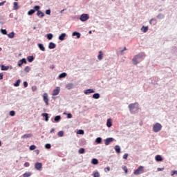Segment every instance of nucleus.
Segmentation results:
<instances>
[{
	"label": "nucleus",
	"mask_w": 177,
	"mask_h": 177,
	"mask_svg": "<svg viewBox=\"0 0 177 177\" xmlns=\"http://www.w3.org/2000/svg\"><path fill=\"white\" fill-rule=\"evenodd\" d=\"M17 66L18 67H21V66H23V63L21 61H19L17 64Z\"/></svg>",
	"instance_id": "5fc2aeb1"
},
{
	"label": "nucleus",
	"mask_w": 177,
	"mask_h": 177,
	"mask_svg": "<svg viewBox=\"0 0 177 177\" xmlns=\"http://www.w3.org/2000/svg\"><path fill=\"white\" fill-rule=\"evenodd\" d=\"M10 115H11V117H15V115H16V112L15 111H10Z\"/></svg>",
	"instance_id": "a19ab883"
},
{
	"label": "nucleus",
	"mask_w": 177,
	"mask_h": 177,
	"mask_svg": "<svg viewBox=\"0 0 177 177\" xmlns=\"http://www.w3.org/2000/svg\"><path fill=\"white\" fill-rule=\"evenodd\" d=\"M158 171H164V168H158Z\"/></svg>",
	"instance_id": "0e129e2a"
},
{
	"label": "nucleus",
	"mask_w": 177,
	"mask_h": 177,
	"mask_svg": "<svg viewBox=\"0 0 177 177\" xmlns=\"http://www.w3.org/2000/svg\"><path fill=\"white\" fill-rule=\"evenodd\" d=\"M161 129H162V125H161V124L160 123H156L155 124H153V132H160V131H161Z\"/></svg>",
	"instance_id": "f03ea898"
},
{
	"label": "nucleus",
	"mask_w": 177,
	"mask_h": 177,
	"mask_svg": "<svg viewBox=\"0 0 177 177\" xmlns=\"http://www.w3.org/2000/svg\"><path fill=\"white\" fill-rule=\"evenodd\" d=\"M35 151H36L37 154H39V150H36Z\"/></svg>",
	"instance_id": "69168bd1"
},
{
	"label": "nucleus",
	"mask_w": 177,
	"mask_h": 177,
	"mask_svg": "<svg viewBox=\"0 0 177 177\" xmlns=\"http://www.w3.org/2000/svg\"><path fill=\"white\" fill-rule=\"evenodd\" d=\"M48 48L49 49H55V48H56V44L53 42H50L48 45Z\"/></svg>",
	"instance_id": "2eb2a0df"
},
{
	"label": "nucleus",
	"mask_w": 177,
	"mask_h": 177,
	"mask_svg": "<svg viewBox=\"0 0 177 177\" xmlns=\"http://www.w3.org/2000/svg\"><path fill=\"white\" fill-rule=\"evenodd\" d=\"M8 38H15V32H12L8 35Z\"/></svg>",
	"instance_id": "7c9ffc66"
},
{
	"label": "nucleus",
	"mask_w": 177,
	"mask_h": 177,
	"mask_svg": "<svg viewBox=\"0 0 177 177\" xmlns=\"http://www.w3.org/2000/svg\"><path fill=\"white\" fill-rule=\"evenodd\" d=\"M85 153V149L84 148H80L79 149V154H84Z\"/></svg>",
	"instance_id": "c756f323"
},
{
	"label": "nucleus",
	"mask_w": 177,
	"mask_h": 177,
	"mask_svg": "<svg viewBox=\"0 0 177 177\" xmlns=\"http://www.w3.org/2000/svg\"><path fill=\"white\" fill-rule=\"evenodd\" d=\"M115 152L118 153H121V148L118 145L115 146Z\"/></svg>",
	"instance_id": "f3484780"
},
{
	"label": "nucleus",
	"mask_w": 177,
	"mask_h": 177,
	"mask_svg": "<svg viewBox=\"0 0 177 177\" xmlns=\"http://www.w3.org/2000/svg\"><path fill=\"white\" fill-rule=\"evenodd\" d=\"M145 53H140L136 55L132 59V62L133 63V64H138V63H139V62H138V60H139V59H143V57H145Z\"/></svg>",
	"instance_id": "f257e3e1"
},
{
	"label": "nucleus",
	"mask_w": 177,
	"mask_h": 177,
	"mask_svg": "<svg viewBox=\"0 0 177 177\" xmlns=\"http://www.w3.org/2000/svg\"><path fill=\"white\" fill-rule=\"evenodd\" d=\"M141 30H142V31L143 32H147V31H149V27H147V26H142Z\"/></svg>",
	"instance_id": "5701e85b"
},
{
	"label": "nucleus",
	"mask_w": 177,
	"mask_h": 177,
	"mask_svg": "<svg viewBox=\"0 0 177 177\" xmlns=\"http://www.w3.org/2000/svg\"><path fill=\"white\" fill-rule=\"evenodd\" d=\"M139 106V104H138V102H136L134 104H130L129 105V109L130 111H133V110H138V106Z\"/></svg>",
	"instance_id": "20e7f679"
},
{
	"label": "nucleus",
	"mask_w": 177,
	"mask_h": 177,
	"mask_svg": "<svg viewBox=\"0 0 177 177\" xmlns=\"http://www.w3.org/2000/svg\"><path fill=\"white\" fill-rule=\"evenodd\" d=\"M90 93H95V90H93V88H89L84 91L85 95H89Z\"/></svg>",
	"instance_id": "1a4fd4ad"
},
{
	"label": "nucleus",
	"mask_w": 177,
	"mask_h": 177,
	"mask_svg": "<svg viewBox=\"0 0 177 177\" xmlns=\"http://www.w3.org/2000/svg\"><path fill=\"white\" fill-rule=\"evenodd\" d=\"M98 60H102L103 59V52L99 51V55L97 56Z\"/></svg>",
	"instance_id": "412c9836"
},
{
	"label": "nucleus",
	"mask_w": 177,
	"mask_h": 177,
	"mask_svg": "<svg viewBox=\"0 0 177 177\" xmlns=\"http://www.w3.org/2000/svg\"><path fill=\"white\" fill-rule=\"evenodd\" d=\"M96 143H102V138H97L95 140Z\"/></svg>",
	"instance_id": "49530a36"
},
{
	"label": "nucleus",
	"mask_w": 177,
	"mask_h": 177,
	"mask_svg": "<svg viewBox=\"0 0 177 177\" xmlns=\"http://www.w3.org/2000/svg\"><path fill=\"white\" fill-rule=\"evenodd\" d=\"M73 37L77 36V38H81V33L77 32H73L72 34Z\"/></svg>",
	"instance_id": "a211bd4d"
},
{
	"label": "nucleus",
	"mask_w": 177,
	"mask_h": 177,
	"mask_svg": "<svg viewBox=\"0 0 177 177\" xmlns=\"http://www.w3.org/2000/svg\"><path fill=\"white\" fill-rule=\"evenodd\" d=\"M0 80H3V74L0 73Z\"/></svg>",
	"instance_id": "052dcab7"
},
{
	"label": "nucleus",
	"mask_w": 177,
	"mask_h": 177,
	"mask_svg": "<svg viewBox=\"0 0 177 177\" xmlns=\"http://www.w3.org/2000/svg\"><path fill=\"white\" fill-rule=\"evenodd\" d=\"M37 16H38L39 17H44V16H45V14L42 11L38 10L37 12Z\"/></svg>",
	"instance_id": "f8f14e48"
},
{
	"label": "nucleus",
	"mask_w": 177,
	"mask_h": 177,
	"mask_svg": "<svg viewBox=\"0 0 177 177\" xmlns=\"http://www.w3.org/2000/svg\"><path fill=\"white\" fill-rule=\"evenodd\" d=\"M45 147H46V149H50V147H52V146L50 145V144H46Z\"/></svg>",
	"instance_id": "09e8293b"
},
{
	"label": "nucleus",
	"mask_w": 177,
	"mask_h": 177,
	"mask_svg": "<svg viewBox=\"0 0 177 177\" xmlns=\"http://www.w3.org/2000/svg\"><path fill=\"white\" fill-rule=\"evenodd\" d=\"M175 174H177V171H172L171 175L174 176V175H175Z\"/></svg>",
	"instance_id": "680f3d73"
},
{
	"label": "nucleus",
	"mask_w": 177,
	"mask_h": 177,
	"mask_svg": "<svg viewBox=\"0 0 177 177\" xmlns=\"http://www.w3.org/2000/svg\"><path fill=\"white\" fill-rule=\"evenodd\" d=\"M47 38H48V39H52V38H53V35L51 33H48L47 35Z\"/></svg>",
	"instance_id": "79ce46f5"
},
{
	"label": "nucleus",
	"mask_w": 177,
	"mask_h": 177,
	"mask_svg": "<svg viewBox=\"0 0 177 177\" xmlns=\"http://www.w3.org/2000/svg\"><path fill=\"white\" fill-rule=\"evenodd\" d=\"M23 176H24V177H30V176H31V173H30V172L24 173V174H23Z\"/></svg>",
	"instance_id": "473e14b6"
},
{
	"label": "nucleus",
	"mask_w": 177,
	"mask_h": 177,
	"mask_svg": "<svg viewBox=\"0 0 177 177\" xmlns=\"http://www.w3.org/2000/svg\"><path fill=\"white\" fill-rule=\"evenodd\" d=\"M112 125H113V122L111 121V119H108L106 121V127H108V128H111Z\"/></svg>",
	"instance_id": "9b49d317"
},
{
	"label": "nucleus",
	"mask_w": 177,
	"mask_h": 177,
	"mask_svg": "<svg viewBox=\"0 0 177 177\" xmlns=\"http://www.w3.org/2000/svg\"><path fill=\"white\" fill-rule=\"evenodd\" d=\"M34 13H35V10L34 9H31L28 12V15L29 16L34 15Z\"/></svg>",
	"instance_id": "393cba45"
},
{
	"label": "nucleus",
	"mask_w": 177,
	"mask_h": 177,
	"mask_svg": "<svg viewBox=\"0 0 177 177\" xmlns=\"http://www.w3.org/2000/svg\"><path fill=\"white\" fill-rule=\"evenodd\" d=\"M93 177H100V174H99V172H95L93 174Z\"/></svg>",
	"instance_id": "37998d69"
},
{
	"label": "nucleus",
	"mask_w": 177,
	"mask_h": 177,
	"mask_svg": "<svg viewBox=\"0 0 177 177\" xmlns=\"http://www.w3.org/2000/svg\"><path fill=\"white\" fill-rule=\"evenodd\" d=\"M32 90L33 92H35V91H37V86H32Z\"/></svg>",
	"instance_id": "603ef678"
},
{
	"label": "nucleus",
	"mask_w": 177,
	"mask_h": 177,
	"mask_svg": "<svg viewBox=\"0 0 177 177\" xmlns=\"http://www.w3.org/2000/svg\"><path fill=\"white\" fill-rule=\"evenodd\" d=\"M109 171H110V167H106V168L104 169V171H105V172H109Z\"/></svg>",
	"instance_id": "6e6d98bb"
},
{
	"label": "nucleus",
	"mask_w": 177,
	"mask_h": 177,
	"mask_svg": "<svg viewBox=\"0 0 177 177\" xmlns=\"http://www.w3.org/2000/svg\"><path fill=\"white\" fill-rule=\"evenodd\" d=\"M1 32L3 35H6V34H8V31H6V29H1Z\"/></svg>",
	"instance_id": "ea45409f"
},
{
	"label": "nucleus",
	"mask_w": 177,
	"mask_h": 177,
	"mask_svg": "<svg viewBox=\"0 0 177 177\" xmlns=\"http://www.w3.org/2000/svg\"><path fill=\"white\" fill-rule=\"evenodd\" d=\"M64 10V9H63L62 10L60 11V13H63V11Z\"/></svg>",
	"instance_id": "774afa93"
},
{
	"label": "nucleus",
	"mask_w": 177,
	"mask_h": 177,
	"mask_svg": "<svg viewBox=\"0 0 177 177\" xmlns=\"http://www.w3.org/2000/svg\"><path fill=\"white\" fill-rule=\"evenodd\" d=\"M30 70H31V68H30V66H26V67H25V68H24V71H25L26 73H30Z\"/></svg>",
	"instance_id": "58836bf2"
},
{
	"label": "nucleus",
	"mask_w": 177,
	"mask_h": 177,
	"mask_svg": "<svg viewBox=\"0 0 177 177\" xmlns=\"http://www.w3.org/2000/svg\"><path fill=\"white\" fill-rule=\"evenodd\" d=\"M80 20L81 21H86V20H89V15L88 14H82L80 15Z\"/></svg>",
	"instance_id": "39448f33"
},
{
	"label": "nucleus",
	"mask_w": 177,
	"mask_h": 177,
	"mask_svg": "<svg viewBox=\"0 0 177 177\" xmlns=\"http://www.w3.org/2000/svg\"><path fill=\"white\" fill-rule=\"evenodd\" d=\"M53 132H55V129L53 128L51 129L50 131V133H53Z\"/></svg>",
	"instance_id": "e2e57ef3"
},
{
	"label": "nucleus",
	"mask_w": 177,
	"mask_h": 177,
	"mask_svg": "<svg viewBox=\"0 0 177 177\" xmlns=\"http://www.w3.org/2000/svg\"><path fill=\"white\" fill-rule=\"evenodd\" d=\"M60 120H62V117H60V115L55 116V118H54V121H55L56 122L60 121Z\"/></svg>",
	"instance_id": "cd10ccee"
},
{
	"label": "nucleus",
	"mask_w": 177,
	"mask_h": 177,
	"mask_svg": "<svg viewBox=\"0 0 177 177\" xmlns=\"http://www.w3.org/2000/svg\"><path fill=\"white\" fill-rule=\"evenodd\" d=\"M39 9H41V7L39 6H35L34 7L33 10H35V12H38V10H39Z\"/></svg>",
	"instance_id": "4c0bfd02"
},
{
	"label": "nucleus",
	"mask_w": 177,
	"mask_h": 177,
	"mask_svg": "<svg viewBox=\"0 0 177 177\" xmlns=\"http://www.w3.org/2000/svg\"><path fill=\"white\" fill-rule=\"evenodd\" d=\"M67 118H73V115L71 113H68Z\"/></svg>",
	"instance_id": "4d7b16f0"
},
{
	"label": "nucleus",
	"mask_w": 177,
	"mask_h": 177,
	"mask_svg": "<svg viewBox=\"0 0 177 177\" xmlns=\"http://www.w3.org/2000/svg\"><path fill=\"white\" fill-rule=\"evenodd\" d=\"M145 172V169L142 166H140L137 169L133 172V175H140Z\"/></svg>",
	"instance_id": "7ed1b4c3"
},
{
	"label": "nucleus",
	"mask_w": 177,
	"mask_h": 177,
	"mask_svg": "<svg viewBox=\"0 0 177 177\" xmlns=\"http://www.w3.org/2000/svg\"><path fill=\"white\" fill-rule=\"evenodd\" d=\"M42 117H45V121H49V116L48 113H44L41 114Z\"/></svg>",
	"instance_id": "aec40b11"
},
{
	"label": "nucleus",
	"mask_w": 177,
	"mask_h": 177,
	"mask_svg": "<svg viewBox=\"0 0 177 177\" xmlns=\"http://www.w3.org/2000/svg\"><path fill=\"white\" fill-rule=\"evenodd\" d=\"M5 3H6V1H4L3 2L0 3V6H3V5H5Z\"/></svg>",
	"instance_id": "13d9d810"
},
{
	"label": "nucleus",
	"mask_w": 177,
	"mask_h": 177,
	"mask_svg": "<svg viewBox=\"0 0 177 177\" xmlns=\"http://www.w3.org/2000/svg\"><path fill=\"white\" fill-rule=\"evenodd\" d=\"M58 93H60V87L57 86L55 89L53 91L52 95L57 96Z\"/></svg>",
	"instance_id": "423d86ee"
},
{
	"label": "nucleus",
	"mask_w": 177,
	"mask_h": 177,
	"mask_svg": "<svg viewBox=\"0 0 177 177\" xmlns=\"http://www.w3.org/2000/svg\"><path fill=\"white\" fill-rule=\"evenodd\" d=\"M77 135H84V130H79L77 131Z\"/></svg>",
	"instance_id": "c03bdc74"
},
{
	"label": "nucleus",
	"mask_w": 177,
	"mask_h": 177,
	"mask_svg": "<svg viewBox=\"0 0 177 177\" xmlns=\"http://www.w3.org/2000/svg\"><path fill=\"white\" fill-rule=\"evenodd\" d=\"M24 166L26 167H30V162H25Z\"/></svg>",
	"instance_id": "8fccbe9b"
},
{
	"label": "nucleus",
	"mask_w": 177,
	"mask_h": 177,
	"mask_svg": "<svg viewBox=\"0 0 177 177\" xmlns=\"http://www.w3.org/2000/svg\"><path fill=\"white\" fill-rule=\"evenodd\" d=\"M20 82H21L20 80H17V82L14 84V86H19Z\"/></svg>",
	"instance_id": "f704fd0d"
},
{
	"label": "nucleus",
	"mask_w": 177,
	"mask_h": 177,
	"mask_svg": "<svg viewBox=\"0 0 177 177\" xmlns=\"http://www.w3.org/2000/svg\"><path fill=\"white\" fill-rule=\"evenodd\" d=\"M38 46H39L40 50H42V52H45V47L44 46V44H39Z\"/></svg>",
	"instance_id": "4be33fe9"
},
{
	"label": "nucleus",
	"mask_w": 177,
	"mask_h": 177,
	"mask_svg": "<svg viewBox=\"0 0 177 177\" xmlns=\"http://www.w3.org/2000/svg\"><path fill=\"white\" fill-rule=\"evenodd\" d=\"M32 134H31V133L25 134V135L22 136L23 139H27L28 138H32Z\"/></svg>",
	"instance_id": "6ab92c4d"
},
{
	"label": "nucleus",
	"mask_w": 177,
	"mask_h": 177,
	"mask_svg": "<svg viewBox=\"0 0 177 177\" xmlns=\"http://www.w3.org/2000/svg\"><path fill=\"white\" fill-rule=\"evenodd\" d=\"M73 86H74V84H73V83H69L66 85V89H72Z\"/></svg>",
	"instance_id": "a878e982"
},
{
	"label": "nucleus",
	"mask_w": 177,
	"mask_h": 177,
	"mask_svg": "<svg viewBox=\"0 0 177 177\" xmlns=\"http://www.w3.org/2000/svg\"><path fill=\"white\" fill-rule=\"evenodd\" d=\"M19 4L17 3V2H14V9H15V10H17V9H19Z\"/></svg>",
	"instance_id": "e433bc0d"
},
{
	"label": "nucleus",
	"mask_w": 177,
	"mask_h": 177,
	"mask_svg": "<svg viewBox=\"0 0 177 177\" xmlns=\"http://www.w3.org/2000/svg\"><path fill=\"white\" fill-rule=\"evenodd\" d=\"M156 161H162V157L160 155H156L155 157Z\"/></svg>",
	"instance_id": "4468645a"
},
{
	"label": "nucleus",
	"mask_w": 177,
	"mask_h": 177,
	"mask_svg": "<svg viewBox=\"0 0 177 177\" xmlns=\"http://www.w3.org/2000/svg\"><path fill=\"white\" fill-rule=\"evenodd\" d=\"M93 99H99L100 97V93H95L93 95Z\"/></svg>",
	"instance_id": "bb28decb"
},
{
	"label": "nucleus",
	"mask_w": 177,
	"mask_h": 177,
	"mask_svg": "<svg viewBox=\"0 0 177 177\" xmlns=\"http://www.w3.org/2000/svg\"><path fill=\"white\" fill-rule=\"evenodd\" d=\"M122 169H123V171H124L125 174H128V168L127 167V166H122Z\"/></svg>",
	"instance_id": "c9c22d12"
},
{
	"label": "nucleus",
	"mask_w": 177,
	"mask_h": 177,
	"mask_svg": "<svg viewBox=\"0 0 177 177\" xmlns=\"http://www.w3.org/2000/svg\"><path fill=\"white\" fill-rule=\"evenodd\" d=\"M66 77H67V73H62L59 75V78L62 79V78H66Z\"/></svg>",
	"instance_id": "b1692460"
},
{
	"label": "nucleus",
	"mask_w": 177,
	"mask_h": 177,
	"mask_svg": "<svg viewBox=\"0 0 177 177\" xmlns=\"http://www.w3.org/2000/svg\"><path fill=\"white\" fill-rule=\"evenodd\" d=\"M1 70L2 71H6L8 68H9V66H5L4 65H1Z\"/></svg>",
	"instance_id": "c85d7f7f"
},
{
	"label": "nucleus",
	"mask_w": 177,
	"mask_h": 177,
	"mask_svg": "<svg viewBox=\"0 0 177 177\" xmlns=\"http://www.w3.org/2000/svg\"><path fill=\"white\" fill-rule=\"evenodd\" d=\"M43 98H44V101L45 102L46 106H49V99H48V95L44 94Z\"/></svg>",
	"instance_id": "6e6552de"
},
{
	"label": "nucleus",
	"mask_w": 177,
	"mask_h": 177,
	"mask_svg": "<svg viewBox=\"0 0 177 177\" xmlns=\"http://www.w3.org/2000/svg\"><path fill=\"white\" fill-rule=\"evenodd\" d=\"M123 158H124V160H127V158H128V153H124V155L123 156Z\"/></svg>",
	"instance_id": "3c124183"
},
{
	"label": "nucleus",
	"mask_w": 177,
	"mask_h": 177,
	"mask_svg": "<svg viewBox=\"0 0 177 177\" xmlns=\"http://www.w3.org/2000/svg\"><path fill=\"white\" fill-rule=\"evenodd\" d=\"M46 15H50V10H46Z\"/></svg>",
	"instance_id": "bf43d9fd"
},
{
	"label": "nucleus",
	"mask_w": 177,
	"mask_h": 177,
	"mask_svg": "<svg viewBox=\"0 0 177 177\" xmlns=\"http://www.w3.org/2000/svg\"><path fill=\"white\" fill-rule=\"evenodd\" d=\"M113 140H114V139H113L112 138H108L105 140V145L106 146H109V145H110V143L111 142H113Z\"/></svg>",
	"instance_id": "9d476101"
},
{
	"label": "nucleus",
	"mask_w": 177,
	"mask_h": 177,
	"mask_svg": "<svg viewBox=\"0 0 177 177\" xmlns=\"http://www.w3.org/2000/svg\"><path fill=\"white\" fill-rule=\"evenodd\" d=\"M37 149V147L35 145H31L30 147V150H35Z\"/></svg>",
	"instance_id": "de8ad7c7"
},
{
	"label": "nucleus",
	"mask_w": 177,
	"mask_h": 177,
	"mask_svg": "<svg viewBox=\"0 0 177 177\" xmlns=\"http://www.w3.org/2000/svg\"><path fill=\"white\" fill-rule=\"evenodd\" d=\"M124 50H127V47H124L122 52H124Z\"/></svg>",
	"instance_id": "338daca9"
},
{
	"label": "nucleus",
	"mask_w": 177,
	"mask_h": 177,
	"mask_svg": "<svg viewBox=\"0 0 177 177\" xmlns=\"http://www.w3.org/2000/svg\"><path fill=\"white\" fill-rule=\"evenodd\" d=\"M57 135H58V136H59V138H62V137H63L64 135V131H60L58 132Z\"/></svg>",
	"instance_id": "2f4dec72"
},
{
	"label": "nucleus",
	"mask_w": 177,
	"mask_h": 177,
	"mask_svg": "<svg viewBox=\"0 0 177 177\" xmlns=\"http://www.w3.org/2000/svg\"><path fill=\"white\" fill-rule=\"evenodd\" d=\"M28 60L29 63H32V62H33V60H34V57L33 56L28 57Z\"/></svg>",
	"instance_id": "72a5a7b5"
},
{
	"label": "nucleus",
	"mask_w": 177,
	"mask_h": 177,
	"mask_svg": "<svg viewBox=\"0 0 177 177\" xmlns=\"http://www.w3.org/2000/svg\"><path fill=\"white\" fill-rule=\"evenodd\" d=\"M20 61H21V63H22V64H27V61L26 60L25 58H23Z\"/></svg>",
	"instance_id": "a18cd8bd"
},
{
	"label": "nucleus",
	"mask_w": 177,
	"mask_h": 177,
	"mask_svg": "<svg viewBox=\"0 0 177 177\" xmlns=\"http://www.w3.org/2000/svg\"><path fill=\"white\" fill-rule=\"evenodd\" d=\"M91 163L93 165H97V164H99V160L96 158H93L91 160Z\"/></svg>",
	"instance_id": "dca6fc26"
},
{
	"label": "nucleus",
	"mask_w": 177,
	"mask_h": 177,
	"mask_svg": "<svg viewBox=\"0 0 177 177\" xmlns=\"http://www.w3.org/2000/svg\"><path fill=\"white\" fill-rule=\"evenodd\" d=\"M35 168L37 169V171H41V169H42V163H40V162L35 163Z\"/></svg>",
	"instance_id": "0eeeda50"
},
{
	"label": "nucleus",
	"mask_w": 177,
	"mask_h": 177,
	"mask_svg": "<svg viewBox=\"0 0 177 177\" xmlns=\"http://www.w3.org/2000/svg\"><path fill=\"white\" fill-rule=\"evenodd\" d=\"M24 88H27L28 86V83L27 82H24Z\"/></svg>",
	"instance_id": "864d4df0"
},
{
	"label": "nucleus",
	"mask_w": 177,
	"mask_h": 177,
	"mask_svg": "<svg viewBox=\"0 0 177 177\" xmlns=\"http://www.w3.org/2000/svg\"><path fill=\"white\" fill-rule=\"evenodd\" d=\"M66 33H62L59 36V41H64V39L66 38Z\"/></svg>",
	"instance_id": "ddd939ff"
}]
</instances>
